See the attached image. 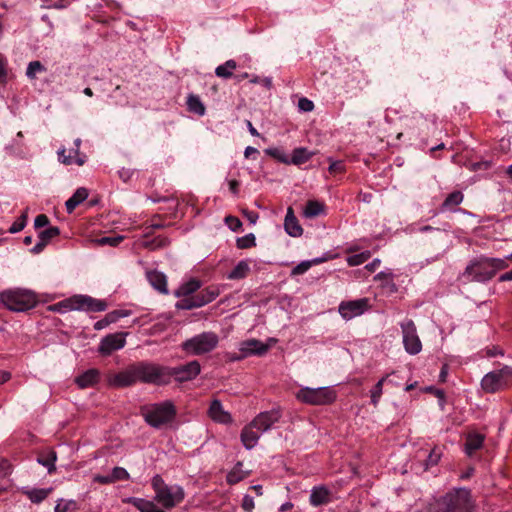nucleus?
I'll return each instance as SVG.
<instances>
[{"instance_id": "f257e3e1", "label": "nucleus", "mask_w": 512, "mask_h": 512, "mask_svg": "<svg viewBox=\"0 0 512 512\" xmlns=\"http://www.w3.org/2000/svg\"><path fill=\"white\" fill-rule=\"evenodd\" d=\"M141 382L144 384H168L167 366L154 362L140 361L108 377V383L115 388H125Z\"/></svg>"}, {"instance_id": "f03ea898", "label": "nucleus", "mask_w": 512, "mask_h": 512, "mask_svg": "<svg viewBox=\"0 0 512 512\" xmlns=\"http://www.w3.org/2000/svg\"><path fill=\"white\" fill-rule=\"evenodd\" d=\"M155 492L154 500L165 509H172L179 505L185 498V491L180 485H168L160 475H155L151 480Z\"/></svg>"}, {"instance_id": "7ed1b4c3", "label": "nucleus", "mask_w": 512, "mask_h": 512, "mask_svg": "<svg viewBox=\"0 0 512 512\" xmlns=\"http://www.w3.org/2000/svg\"><path fill=\"white\" fill-rule=\"evenodd\" d=\"M107 304L103 300L87 295H75L49 306V310L57 313H67L73 310L101 312L106 310Z\"/></svg>"}, {"instance_id": "20e7f679", "label": "nucleus", "mask_w": 512, "mask_h": 512, "mask_svg": "<svg viewBox=\"0 0 512 512\" xmlns=\"http://www.w3.org/2000/svg\"><path fill=\"white\" fill-rule=\"evenodd\" d=\"M141 414L147 424L160 429L174 420L176 408L172 401L166 400L160 403L143 406L141 408Z\"/></svg>"}, {"instance_id": "39448f33", "label": "nucleus", "mask_w": 512, "mask_h": 512, "mask_svg": "<svg viewBox=\"0 0 512 512\" xmlns=\"http://www.w3.org/2000/svg\"><path fill=\"white\" fill-rule=\"evenodd\" d=\"M0 299L6 308L14 312L28 311L37 304L35 293L27 289L3 291L0 295Z\"/></svg>"}, {"instance_id": "423d86ee", "label": "nucleus", "mask_w": 512, "mask_h": 512, "mask_svg": "<svg viewBox=\"0 0 512 512\" xmlns=\"http://www.w3.org/2000/svg\"><path fill=\"white\" fill-rule=\"evenodd\" d=\"M438 512H472L470 491L465 488L447 493L440 502Z\"/></svg>"}, {"instance_id": "0eeeda50", "label": "nucleus", "mask_w": 512, "mask_h": 512, "mask_svg": "<svg viewBox=\"0 0 512 512\" xmlns=\"http://www.w3.org/2000/svg\"><path fill=\"white\" fill-rule=\"evenodd\" d=\"M219 337L214 332H203L182 343V349L190 355H202L214 350Z\"/></svg>"}, {"instance_id": "6e6552de", "label": "nucleus", "mask_w": 512, "mask_h": 512, "mask_svg": "<svg viewBox=\"0 0 512 512\" xmlns=\"http://www.w3.org/2000/svg\"><path fill=\"white\" fill-rule=\"evenodd\" d=\"M296 398L309 405H328L335 401L336 392L331 387L301 388Z\"/></svg>"}, {"instance_id": "1a4fd4ad", "label": "nucleus", "mask_w": 512, "mask_h": 512, "mask_svg": "<svg viewBox=\"0 0 512 512\" xmlns=\"http://www.w3.org/2000/svg\"><path fill=\"white\" fill-rule=\"evenodd\" d=\"M402 330L403 345L410 355H417L422 350V343L417 334L415 323L408 319L400 324Z\"/></svg>"}, {"instance_id": "9d476101", "label": "nucleus", "mask_w": 512, "mask_h": 512, "mask_svg": "<svg viewBox=\"0 0 512 512\" xmlns=\"http://www.w3.org/2000/svg\"><path fill=\"white\" fill-rule=\"evenodd\" d=\"M463 275L468 277L471 281L477 282H486L494 277L488 258L485 257L471 262L466 267Z\"/></svg>"}, {"instance_id": "9b49d317", "label": "nucleus", "mask_w": 512, "mask_h": 512, "mask_svg": "<svg viewBox=\"0 0 512 512\" xmlns=\"http://www.w3.org/2000/svg\"><path fill=\"white\" fill-rule=\"evenodd\" d=\"M200 372L201 366L197 360L190 361L178 367H167L168 383L172 377H174L177 382L191 381L195 379Z\"/></svg>"}, {"instance_id": "f8f14e48", "label": "nucleus", "mask_w": 512, "mask_h": 512, "mask_svg": "<svg viewBox=\"0 0 512 512\" xmlns=\"http://www.w3.org/2000/svg\"><path fill=\"white\" fill-rule=\"evenodd\" d=\"M369 309V299L360 298L351 301H343L340 303L338 311L345 320H351L362 315Z\"/></svg>"}, {"instance_id": "ddd939ff", "label": "nucleus", "mask_w": 512, "mask_h": 512, "mask_svg": "<svg viewBox=\"0 0 512 512\" xmlns=\"http://www.w3.org/2000/svg\"><path fill=\"white\" fill-rule=\"evenodd\" d=\"M128 333L118 332L108 334L100 341L98 352L103 356H109L113 352L122 349L126 344Z\"/></svg>"}, {"instance_id": "4468645a", "label": "nucleus", "mask_w": 512, "mask_h": 512, "mask_svg": "<svg viewBox=\"0 0 512 512\" xmlns=\"http://www.w3.org/2000/svg\"><path fill=\"white\" fill-rule=\"evenodd\" d=\"M270 348L269 344H264L260 340L257 339H248L242 341L239 344V351L241 353L240 356L232 357V360H240L242 358H246L251 355L262 356L265 355Z\"/></svg>"}, {"instance_id": "2eb2a0df", "label": "nucleus", "mask_w": 512, "mask_h": 512, "mask_svg": "<svg viewBox=\"0 0 512 512\" xmlns=\"http://www.w3.org/2000/svg\"><path fill=\"white\" fill-rule=\"evenodd\" d=\"M281 415L282 414L279 408H273L270 411L261 412L254 418L252 422L256 429L264 433L279 421Z\"/></svg>"}, {"instance_id": "dca6fc26", "label": "nucleus", "mask_w": 512, "mask_h": 512, "mask_svg": "<svg viewBox=\"0 0 512 512\" xmlns=\"http://www.w3.org/2000/svg\"><path fill=\"white\" fill-rule=\"evenodd\" d=\"M481 386L488 393H495L506 387L499 370L487 373L481 381Z\"/></svg>"}, {"instance_id": "f3484780", "label": "nucleus", "mask_w": 512, "mask_h": 512, "mask_svg": "<svg viewBox=\"0 0 512 512\" xmlns=\"http://www.w3.org/2000/svg\"><path fill=\"white\" fill-rule=\"evenodd\" d=\"M208 414L210 418L215 422L221 424H229L232 422V417L230 413L224 410L221 402L217 399L211 402Z\"/></svg>"}, {"instance_id": "a211bd4d", "label": "nucleus", "mask_w": 512, "mask_h": 512, "mask_svg": "<svg viewBox=\"0 0 512 512\" xmlns=\"http://www.w3.org/2000/svg\"><path fill=\"white\" fill-rule=\"evenodd\" d=\"M262 433V431L256 429L253 422L245 426L241 432V441L245 448L250 450L255 447Z\"/></svg>"}, {"instance_id": "6ab92c4d", "label": "nucleus", "mask_w": 512, "mask_h": 512, "mask_svg": "<svg viewBox=\"0 0 512 512\" xmlns=\"http://www.w3.org/2000/svg\"><path fill=\"white\" fill-rule=\"evenodd\" d=\"M146 278L151 286L162 294H168L166 275L157 270H149L146 272Z\"/></svg>"}, {"instance_id": "aec40b11", "label": "nucleus", "mask_w": 512, "mask_h": 512, "mask_svg": "<svg viewBox=\"0 0 512 512\" xmlns=\"http://www.w3.org/2000/svg\"><path fill=\"white\" fill-rule=\"evenodd\" d=\"M309 502L312 506L318 507L330 502V491L326 486H315L312 488Z\"/></svg>"}, {"instance_id": "412c9836", "label": "nucleus", "mask_w": 512, "mask_h": 512, "mask_svg": "<svg viewBox=\"0 0 512 512\" xmlns=\"http://www.w3.org/2000/svg\"><path fill=\"white\" fill-rule=\"evenodd\" d=\"M285 231L292 237H299L303 233V229L300 226L297 218L294 215L293 209L289 207L284 221Z\"/></svg>"}, {"instance_id": "4be33fe9", "label": "nucleus", "mask_w": 512, "mask_h": 512, "mask_svg": "<svg viewBox=\"0 0 512 512\" xmlns=\"http://www.w3.org/2000/svg\"><path fill=\"white\" fill-rule=\"evenodd\" d=\"M124 502L133 505L140 512H165L163 509L157 507L154 502L145 500L143 498L128 497L124 500Z\"/></svg>"}, {"instance_id": "5701e85b", "label": "nucleus", "mask_w": 512, "mask_h": 512, "mask_svg": "<svg viewBox=\"0 0 512 512\" xmlns=\"http://www.w3.org/2000/svg\"><path fill=\"white\" fill-rule=\"evenodd\" d=\"M99 378V371L97 369H89L79 375L75 382L80 388L91 387L97 383Z\"/></svg>"}, {"instance_id": "b1692460", "label": "nucleus", "mask_w": 512, "mask_h": 512, "mask_svg": "<svg viewBox=\"0 0 512 512\" xmlns=\"http://www.w3.org/2000/svg\"><path fill=\"white\" fill-rule=\"evenodd\" d=\"M483 441L484 436L479 433L468 434L465 443V452L471 456L475 451L482 447Z\"/></svg>"}, {"instance_id": "393cba45", "label": "nucleus", "mask_w": 512, "mask_h": 512, "mask_svg": "<svg viewBox=\"0 0 512 512\" xmlns=\"http://www.w3.org/2000/svg\"><path fill=\"white\" fill-rule=\"evenodd\" d=\"M88 197V191L85 188H78L75 193L66 201L65 206L68 213L73 210Z\"/></svg>"}, {"instance_id": "a878e982", "label": "nucleus", "mask_w": 512, "mask_h": 512, "mask_svg": "<svg viewBox=\"0 0 512 512\" xmlns=\"http://www.w3.org/2000/svg\"><path fill=\"white\" fill-rule=\"evenodd\" d=\"M52 490V488H33L25 490L24 494L32 503L39 504L49 496Z\"/></svg>"}, {"instance_id": "bb28decb", "label": "nucleus", "mask_w": 512, "mask_h": 512, "mask_svg": "<svg viewBox=\"0 0 512 512\" xmlns=\"http://www.w3.org/2000/svg\"><path fill=\"white\" fill-rule=\"evenodd\" d=\"M201 287V282L197 279H190L189 281L181 284L175 291V296L186 297L196 292Z\"/></svg>"}, {"instance_id": "cd10ccee", "label": "nucleus", "mask_w": 512, "mask_h": 512, "mask_svg": "<svg viewBox=\"0 0 512 512\" xmlns=\"http://www.w3.org/2000/svg\"><path fill=\"white\" fill-rule=\"evenodd\" d=\"M57 460V454L53 450H49L45 454H41L37 458V462L41 464L42 466L46 467L48 470V473H52L56 470L55 462Z\"/></svg>"}, {"instance_id": "c85d7f7f", "label": "nucleus", "mask_w": 512, "mask_h": 512, "mask_svg": "<svg viewBox=\"0 0 512 512\" xmlns=\"http://www.w3.org/2000/svg\"><path fill=\"white\" fill-rule=\"evenodd\" d=\"M72 153L73 152L70 151L69 154L67 155L66 149L61 148L57 152L58 160L65 165H71L73 163H76L77 165L82 166L85 163L84 157L76 156L75 154H74V156H72Z\"/></svg>"}, {"instance_id": "c756f323", "label": "nucleus", "mask_w": 512, "mask_h": 512, "mask_svg": "<svg viewBox=\"0 0 512 512\" xmlns=\"http://www.w3.org/2000/svg\"><path fill=\"white\" fill-rule=\"evenodd\" d=\"M219 295V290L215 287H208L200 291L196 297L199 301V306L202 307L210 302H212Z\"/></svg>"}, {"instance_id": "7c9ffc66", "label": "nucleus", "mask_w": 512, "mask_h": 512, "mask_svg": "<svg viewBox=\"0 0 512 512\" xmlns=\"http://www.w3.org/2000/svg\"><path fill=\"white\" fill-rule=\"evenodd\" d=\"M237 68L236 61L230 59L227 60L224 64L219 65L215 69L216 76L224 79L231 78L233 76V71Z\"/></svg>"}, {"instance_id": "2f4dec72", "label": "nucleus", "mask_w": 512, "mask_h": 512, "mask_svg": "<svg viewBox=\"0 0 512 512\" xmlns=\"http://www.w3.org/2000/svg\"><path fill=\"white\" fill-rule=\"evenodd\" d=\"M187 107H188V110L192 113H195L199 116H203L205 114V106L204 104L202 103L201 99L199 98V96L197 95H194V94H190L187 98Z\"/></svg>"}, {"instance_id": "473e14b6", "label": "nucleus", "mask_w": 512, "mask_h": 512, "mask_svg": "<svg viewBox=\"0 0 512 512\" xmlns=\"http://www.w3.org/2000/svg\"><path fill=\"white\" fill-rule=\"evenodd\" d=\"M313 156L312 152H309L306 148L300 147L294 149L292 157L290 158V164L300 165L307 162Z\"/></svg>"}, {"instance_id": "72a5a7b5", "label": "nucleus", "mask_w": 512, "mask_h": 512, "mask_svg": "<svg viewBox=\"0 0 512 512\" xmlns=\"http://www.w3.org/2000/svg\"><path fill=\"white\" fill-rule=\"evenodd\" d=\"M250 268L246 261H240L227 275L228 279L236 280L243 279L247 276Z\"/></svg>"}, {"instance_id": "f704fd0d", "label": "nucleus", "mask_w": 512, "mask_h": 512, "mask_svg": "<svg viewBox=\"0 0 512 512\" xmlns=\"http://www.w3.org/2000/svg\"><path fill=\"white\" fill-rule=\"evenodd\" d=\"M324 210L323 204L318 201H308L303 214L306 218H314L320 215Z\"/></svg>"}, {"instance_id": "c9c22d12", "label": "nucleus", "mask_w": 512, "mask_h": 512, "mask_svg": "<svg viewBox=\"0 0 512 512\" xmlns=\"http://www.w3.org/2000/svg\"><path fill=\"white\" fill-rule=\"evenodd\" d=\"M388 375L381 378L370 391L371 403L377 406L383 393V385Z\"/></svg>"}, {"instance_id": "e433bc0d", "label": "nucleus", "mask_w": 512, "mask_h": 512, "mask_svg": "<svg viewBox=\"0 0 512 512\" xmlns=\"http://www.w3.org/2000/svg\"><path fill=\"white\" fill-rule=\"evenodd\" d=\"M265 153L281 163L290 164V158L280 148L270 147V148L265 149Z\"/></svg>"}, {"instance_id": "4c0bfd02", "label": "nucleus", "mask_w": 512, "mask_h": 512, "mask_svg": "<svg viewBox=\"0 0 512 512\" xmlns=\"http://www.w3.org/2000/svg\"><path fill=\"white\" fill-rule=\"evenodd\" d=\"M463 201V194L460 191H455L449 194L442 204L443 209H450L459 205Z\"/></svg>"}, {"instance_id": "58836bf2", "label": "nucleus", "mask_w": 512, "mask_h": 512, "mask_svg": "<svg viewBox=\"0 0 512 512\" xmlns=\"http://www.w3.org/2000/svg\"><path fill=\"white\" fill-rule=\"evenodd\" d=\"M322 259L316 258L310 261H302L291 270V276L302 275L307 272L313 264H318Z\"/></svg>"}, {"instance_id": "ea45409f", "label": "nucleus", "mask_w": 512, "mask_h": 512, "mask_svg": "<svg viewBox=\"0 0 512 512\" xmlns=\"http://www.w3.org/2000/svg\"><path fill=\"white\" fill-rule=\"evenodd\" d=\"M27 220H28V208L25 209L23 211V213L21 214V216L10 226V228L8 230L9 233L15 234V233L22 231L27 224Z\"/></svg>"}, {"instance_id": "a19ab883", "label": "nucleus", "mask_w": 512, "mask_h": 512, "mask_svg": "<svg viewBox=\"0 0 512 512\" xmlns=\"http://www.w3.org/2000/svg\"><path fill=\"white\" fill-rule=\"evenodd\" d=\"M256 245V238L253 233H249L245 236L239 237L236 240V246L239 249H247Z\"/></svg>"}, {"instance_id": "79ce46f5", "label": "nucleus", "mask_w": 512, "mask_h": 512, "mask_svg": "<svg viewBox=\"0 0 512 512\" xmlns=\"http://www.w3.org/2000/svg\"><path fill=\"white\" fill-rule=\"evenodd\" d=\"M124 237L121 235L117 236H104L96 239L94 242L99 246L109 245L115 247L123 241Z\"/></svg>"}, {"instance_id": "37998d69", "label": "nucleus", "mask_w": 512, "mask_h": 512, "mask_svg": "<svg viewBox=\"0 0 512 512\" xmlns=\"http://www.w3.org/2000/svg\"><path fill=\"white\" fill-rule=\"evenodd\" d=\"M198 302L199 301L197 300L196 295L193 297L186 296L183 297V299H181L176 306L179 309L191 310L200 307Z\"/></svg>"}, {"instance_id": "c03bdc74", "label": "nucleus", "mask_w": 512, "mask_h": 512, "mask_svg": "<svg viewBox=\"0 0 512 512\" xmlns=\"http://www.w3.org/2000/svg\"><path fill=\"white\" fill-rule=\"evenodd\" d=\"M59 234L60 229L56 226H52L47 228L46 230L41 231L38 235V238L47 245L51 239L58 236Z\"/></svg>"}, {"instance_id": "a18cd8bd", "label": "nucleus", "mask_w": 512, "mask_h": 512, "mask_svg": "<svg viewBox=\"0 0 512 512\" xmlns=\"http://www.w3.org/2000/svg\"><path fill=\"white\" fill-rule=\"evenodd\" d=\"M371 254L369 251L361 252L358 254L351 255L347 258V262L350 266H357L370 258Z\"/></svg>"}, {"instance_id": "49530a36", "label": "nucleus", "mask_w": 512, "mask_h": 512, "mask_svg": "<svg viewBox=\"0 0 512 512\" xmlns=\"http://www.w3.org/2000/svg\"><path fill=\"white\" fill-rule=\"evenodd\" d=\"M45 71V67L40 61H32L28 64L26 70V76L29 79H35L36 73Z\"/></svg>"}, {"instance_id": "de8ad7c7", "label": "nucleus", "mask_w": 512, "mask_h": 512, "mask_svg": "<svg viewBox=\"0 0 512 512\" xmlns=\"http://www.w3.org/2000/svg\"><path fill=\"white\" fill-rule=\"evenodd\" d=\"M506 258H488L489 265L491 267V271L495 275L497 271L506 269L508 267V263L506 262Z\"/></svg>"}, {"instance_id": "09e8293b", "label": "nucleus", "mask_w": 512, "mask_h": 512, "mask_svg": "<svg viewBox=\"0 0 512 512\" xmlns=\"http://www.w3.org/2000/svg\"><path fill=\"white\" fill-rule=\"evenodd\" d=\"M441 458V451L438 448H434L430 451L427 456L425 468L428 469L431 466L436 465Z\"/></svg>"}, {"instance_id": "8fccbe9b", "label": "nucleus", "mask_w": 512, "mask_h": 512, "mask_svg": "<svg viewBox=\"0 0 512 512\" xmlns=\"http://www.w3.org/2000/svg\"><path fill=\"white\" fill-rule=\"evenodd\" d=\"M113 483L120 480H128L130 475L123 467H114L111 473Z\"/></svg>"}, {"instance_id": "3c124183", "label": "nucleus", "mask_w": 512, "mask_h": 512, "mask_svg": "<svg viewBox=\"0 0 512 512\" xmlns=\"http://www.w3.org/2000/svg\"><path fill=\"white\" fill-rule=\"evenodd\" d=\"M76 508V502L73 500H69L63 503V500H59L54 508V512H68L71 509Z\"/></svg>"}, {"instance_id": "603ef678", "label": "nucleus", "mask_w": 512, "mask_h": 512, "mask_svg": "<svg viewBox=\"0 0 512 512\" xmlns=\"http://www.w3.org/2000/svg\"><path fill=\"white\" fill-rule=\"evenodd\" d=\"M8 81L7 60L0 56V83L6 84Z\"/></svg>"}, {"instance_id": "864d4df0", "label": "nucleus", "mask_w": 512, "mask_h": 512, "mask_svg": "<svg viewBox=\"0 0 512 512\" xmlns=\"http://www.w3.org/2000/svg\"><path fill=\"white\" fill-rule=\"evenodd\" d=\"M499 372L506 386L512 384V367L504 366Z\"/></svg>"}, {"instance_id": "5fc2aeb1", "label": "nucleus", "mask_w": 512, "mask_h": 512, "mask_svg": "<svg viewBox=\"0 0 512 512\" xmlns=\"http://www.w3.org/2000/svg\"><path fill=\"white\" fill-rule=\"evenodd\" d=\"M225 223L232 231H238L242 226V222L234 216H227L225 218Z\"/></svg>"}, {"instance_id": "6e6d98bb", "label": "nucleus", "mask_w": 512, "mask_h": 512, "mask_svg": "<svg viewBox=\"0 0 512 512\" xmlns=\"http://www.w3.org/2000/svg\"><path fill=\"white\" fill-rule=\"evenodd\" d=\"M298 107L301 111L309 112V111L313 110L314 104L311 100H309L307 98H301L298 101Z\"/></svg>"}, {"instance_id": "4d7b16f0", "label": "nucleus", "mask_w": 512, "mask_h": 512, "mask_svg": "<svg viewBox=\"0 0 512 512\" xmlns=\"http://www.w3.org/2000/svg\"><path fill=\"white\" fill-rule=\"evenodd\" d=\"M49 218L45 215V214H40L38 216H36L35 220H34V227L36 229H39V228H42V227H45L49 224Z\"/></svg>"}, {"instance_id": "13d9d810", "label": "nucleus", "mask_w": 512, "mask_h": 512, "mask_svg": "<svg viewBox=\"0 0 512 512\" xmlns=\"http://www.w3.org/2000/svg\"><path fill=\"white\" fill-rule=\"evenodd\" d=\"M254 506V499L249 495H245L242 500V508L247 512H251Z\"/></svg>"}, {"instance_id": "bf43d9fd", "label": "nucleus", "mask_w": 512, "mask_h": 512, "mask_svg": "<svg viewBox=\"0 0 512 512\" xmlns=\"http://www.w3.org/2000/svg\"><path fill=\"white\" fill-rule=\"evenodd\" d=\"M242 479H243V476L241 474H239V472H237L236 470L229 472L227 475V482L229 484H236L239 481H241Z\"/></svg>"}, {"instance_id": "052dcab7", "label": "nucleus", "mask_w": 512, "mask_h": 512, "mask_svg": "<svg viewBox=\"0 0 512 512\" xmlns=\"http://www.w3.org/2000/svg\"><path fill=\"white\" fill-rule=\"evenodd\" d=\"M10 473V464L9 462L0 457V476H6Z\"/></svg>"}, {"instance_id": "680f3d73", "label": "nucleus", "mask_w": 512, "mask_h": 512, "mask_svg": "<svg viewBox=\"0 0 512 512\" xmlns=\"http://www.w3.org/2000/svg\"><path fill=\"white\" fill-rule=\"evenodd\" d=\"M243 214L244 216L246 217V219L251 223V224H255L259 218V215L258 213L254 212V211H250V210H243Z\"/></svg>"}, {"instance_id": "e2e57ef3", "label": "nucleus", "mask_w": 512, "mask_h": 512, "mask_svg": "<svg viewBox=\"0 0 512 512\" xmlns=\"http://www.w3.org/2000/svg\"><path fill=\"white\" fill-rule=\"evenodd\" d=\"M343 169H344V166H343L342 162H340V161H331L330 166H329V171L331 173L342 172Z\"/></svg>"}, {"instance_id": "0e129e2a", "label": "nucleus", "mask_w": 512, "mask_h": 512, "mask_svg": "<svg viewBox=\"0 0 512 512\" xmlns=\"http://www.w3.org/2000/svg\"><path fill=\"white\" fill-rule=\"evenodd\" d=\"M94 481L100 484H111L113 483L111 474L110 475H96Z\"/></svg>"}, {"instance_id": "69168bd1", "label": "nucleus", "mask_w": 512, "mask_h": 512, "mask_svg": "<svg viewBox=\"0 0 512 512\" xmlns=\"http://www.w3.org/2000/svg\"><path fill=\"white\" fill-rule=\"evenodd\" d=\"M45 247L46 244L39 239V241L30 249V252L32 254H39L44 250Z\"/></svg>"}, {"instance_id": "338daca9", "label": "nucleus", "mask_w": 512, "mask_h": 512, "mask_svg": "<svg viewBox=\"0 0 512 512\" xmlns=\"http://www.w3.org/2000/svg\"><path fill=\"white\" fill-rule=\"evenodd\" d=\"M239 182L237 180L229 181V189L233 194H238Z\"/></svg>"}, {"instance_id": "774afa93", "label": "nucleus", "mask_w": 512, "mask_h": 512, "mask_svg": "<svg viewBox=\"0 0 512 512\" xmlns=\"http://www.w3.org/2000/svg\"><path fill=\"white\" fill-rule=\"evenodd\" d=\"M499 280H500L501 282H503V281H512V270H511V271H509V272H506V273L502 274V275L500 276Z\"/></svg>"}]
</instances>
